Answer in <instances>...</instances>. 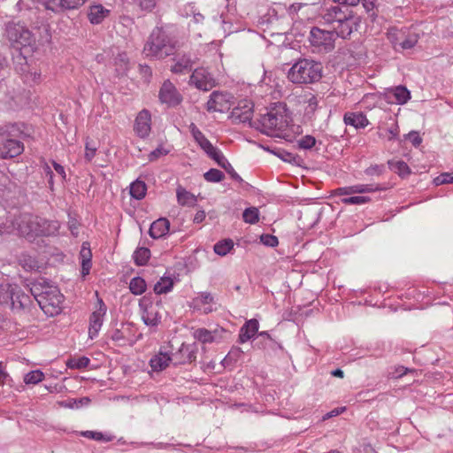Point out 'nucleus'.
<instances>
[{
	"instance_id": "64",
	"label": "nucleus",
	"mask_w": 453,
	"mask_h": 453,
	"mask_svg": "<svg viewBox=\"0 0 453 453\" xmlns=\"http://www.w3.org/2000/svg\"><path fill=\"white\" fill-rule=\"evenodd\" d=\"M344 411H345L344 407L335 408V409L332 410L331 411L327 412L326 414H325V416L323 417V419L326 420L330 418L336 417V416L340 415L341 413H342Z\"/></svg>"
},
{
	"instance_id": "48",
	"label": "nucleus",
	"mask_w": 453,
	"mask_h": 453,
	"mask_svg": "<svg viewBox=\"0 0 453 453\" xmlns=\"http://www.w3.org/2000/svg\"><path fill=\"white\" fill-rule=\"evenodd\" d=\"M96 150H97V148L95 146L91 147L90 142L88 141V138L86 141V143H85L84 157H85L86 161L90 162L95 157Z\"/></svg>"
},
{
	"instance_id": "57",
	"label": "nucleus",
	"mask_w": 453,
	"mask_h": 453,
	"mask_svg": "<svg viewBox=\"0 0 453 453\" xmlns=\"http://www.w3.org/2000/svg\"><path fill=\"white\" fill-rule=\"evenodd\" d=\"M167 150H165V149H163L162 147H159V148H157L156 150H154L153 151H151L149 155V160L150 161H154L156 159H157L158 157L164 156V155H166L167 154Z\"/></svg>"
},
{
	"instance_id": "51",
	"label": "nucleus",
	"mask_w": 453,
	"mask_h": 453,
	"mask_svg": "<svg viewBox=\"0 0 453 453\" xmlns=\"http://www.w3.org/2000/svg\"><path fill=\"white\" fill-rule=\"evenodd\" d=\"M384 171H385V167L383 165H371L370 167L366 168L365 170V173L366 175H369V176H372V175L380 176L384 173Z\"/></svg>"
},
{
	"instance_id": "61",
	"label": "nucleus",
	"mask_w": 453,
	"mask_h": 453,
	"mask_svg": "<svg viewBox=\"0 0 453 453\" xmlns=\"http://www.w3.org/2000/svg\"><path fill=\"white\" fill-rule=\"evenodd\" d=\"M242 351L237 348L235 349L231 350L228 355L224 358L223 363H227L228 360H232L233 357L234 359L238 358L242 355Z\"/></svg>"
},
{
	"instance_id": "29",
	"label": "nucleus",
	"mask_w": 453,
	"mask_h": 453,
	"mask_svg": "<svg viewBox=\"0 0 453 453\" xmlns=\"http://www.w3.org/2000/svg\"><path fill=\"white\" fill-rule=\"evenodd\" d=\"M189 131L195 139V141L199 144V146L206 152L209 150H211L213 146L211 142L203 135V134L199 130V128L194 124L191 123L189 126Z\"/></svg>"
},
{
	"instance_id": "44",
	"label": "nucleus",
	"mask_w": 453,
	"mask_h": 453,
	"mask_svg": "<svg viewBox=\"0 0 453 453\" xmlns=\"http://www.w3.org/2000/svg\"><path fill=\"white\" fill-rule=\"evenodd\" d=\"M387 35L389 42L394 45V48L397 50V47H399V42H401L403 39V33L402 31H398L395 28H391L388 30Z\"/></svg>"
},
{
	"instance_id": "1",
	"label": "nucleus",
	"mask_w": 453,
	"mask_h": 453,
	"mask_svg": "<svg viewBox=\"0 0 453 453\" xmlns=\"http://www.w3.org/2000/svg\"><path fill=\"white\" fill-rule=\"evenodd\" d=\"M320 21L329 25L331 30L314 27L310 31L309 41L318 52H329L334 48L337 37L348 38L358 26L353 11L338 5H324L319 12Z\"/></svg>"
},
{
	"instance_id": "23",
	"label": "nucleus",
	"mask_w": 453,
	"mask_h": 453,
	"mask_svg": "<svg viewBox=\"0 0 453 453\" xmlns=\"http://www.w3.org/2000/svg\"><path fill=\"white\" fill-rule=\"evenodd\" d=\"M111 11L102 4H91L88 12V19L93 25L101 24L109 17Z\"/></svg>"
},
{
	"instance_id": "55",
	"label": "nucleus",
	"mask_w": 453,
	"mask_h": 453,
	"mask_svg": "<svg viewBox=\"0 0 453 453\" xmlns=\"http://www.w3.org/2000/svg\"><path fill=\"white\" fill-rule=\"evenodd\" d=\"M408 139L414 147H418L422 142V138L416 131H411L408 134Z\"/></svg>"
},
{
	"instance_id": "25",
	"label": "nucleus",
	"mask_w": 453,
	"mask_h": 453,
	"mask_svg": "<svg viewBox=\"0 0 453 453\" xmlns=\"http://www.w3.org/2000/svg\"><path fill=\"white\" fill-rule=\"evenodd\" d=\"M259 323L256 319L247 320L241 327L239 333V342L244 343L250 341L257 333Z\"/></svg>"
},
{
	"instance_id": "24",
	"label": "nucleus",
	"mask_w": 453,
	"mask_h": 453,
	"mask_svg": "<svg viewBox=\"0 0 453 453\" xmlns=\"http://www.w3.org/2000/svg\"><path fill=\"white\" fill-rule=\"evenodd\" d=\"M343 121L346 126H351L356 129L365 128L369 125V120L363 112H346Z\"/></svg>"
},
{
	"instance_id": "39",
	"label": "nucleus",
	"mask_w": 453,
	"mask_h": 453,
	"mask_svg": "<svg viewBox=\"0 0 453 453\" xmlns=\"http://www.w3.org/2000/svg\"><path fill=\"white\" fill-rule=\"evenodd\" d=\"M80 434L85 438L96 441H111L112 440L111 435L104 434L97 431H82L80 432Z\"/></svg>"
},
{
	"instance_id": "3",
	"label": "nucleus",
	"mask_w": 453,
	"mask_h": 453,
	"mask_svg": "<svg viewBox=\"0 0 453 453\" xmlns=\"http://www.w3.org/2000/svg\"><path fill=\"white\" fill-rule=\"evenodd\" d=\"M30 295L47 316L53 317L62 311L64 296L57 287L49 285L45 280L33 283Z\"/></svg>"
},
{
	"instance_id": "32",
	"label": "nucleus",
	"mask_w": 453,
	"mask_h": 453,
	"mask_svg": "<svg viewBox=\"0 0 453 453\" xmlns=\"http://www.w3.org/2000/svg\"><path fill=\"white\" fill-rule=\"evenodd\" d=\"M234 245L233 240L223 239L214 244L213 250L217 255L224 257L234 250Z\"/></svg>"
},
{
	"instance_id": "36",
	"label": "nucleus",
	"mask_w": 453,
	"mask_h": 453,
	"mask_svg": "<svg viewBox=\"0 0 453 453\" xmlns=\"http://www.w3.org/2000/svg\"><path fill=\"white\" fill-rule=\"evenodd\" d=\"M147 284L142 277H134L130 280L129 289L134 295H142L146 291Z\"/></svg>"
},
{
	"instance_id": "35",
	"label": "nucleus",
	"mask_w": 453,
	"mask_h": 453,
	"mask_svg": "<svg viewBox=\"0 0 453 453\" xmlns=\"http://www.w3.org/2000/svg\"><path fill=\"white\" fill-rule=\"evenodd\" d=\"M173 280L170 277H162L154 286V292L157 295L166 294L172 290Z\"/></svg>"
},
{
	"instance_id": "62",
	"label": "nucleus",
	"mask_w": 453,
	"mask_h": 453,
	"mask_svg": "<svg viewBox=\"0 0 453 453\" xmlns=\"http://www.w3.org/2000/svg\"><path fill=\"white\" fill-rule=\"evenodd\" d=\"M69 229L73 235H78L79 224L75 219H70L68 221Z\"/></svg>"
},
{
	"instance_id": "16",
	"label": "nucleus",
	"mask_w": 453,
	"mask_h": 453,
	"mask_svg": "<svg viewBox=\"0 0 453 453\" xmlns=\"http://www.w3.org/2000/svg\"><path fill=\"white\" fill-rule=\"evenodd\" d=\"M134 133L142 139L147 138L151 131V114L143 109L136 116L134 124Z\"/></svg>"
},
{
	"instance_id": "42",
	"label": "nucleus",
	"mask_w": 453,
	"mask_h": 453,
	"mask_svg": "<svg viewBox=\"0 0 453 453\" xmlns=\"http://www.w3.org/2000/svg\"><path fill=\"white\" fill-rule=\"evenodd\" d=\"M399 135V127L394 124L390 127L386 128L379 132V136L388 141L395 140Z\"/></svg>"
},
{
	"instance_id": "12",
	"label": "nucleus",
	"mask_w": 453,
	"mask_h": 453,
	"mask_svg": "<svg viewBox=\"0 0 453 453\" xmlns=\"http://www.w3.org/2000/svg\"><path fill=\"white\" fill-rule=\"evenodd\" d=\"M12 301L14 309H24L27 306L28 296L25 294L19 296L13 292L10 285H0V303H7Z\"/></svg>"
},
{
	"instance_id": "8",
	"label": "nucleus",
	"mask_w": 453,
	"mask_h": 453,
	"mask_svg": "<svg viewBox=\"0 0 453 453\" xmlns=\"http://www.w3.org/2000/svg\"><path fill=\"white\" fill-rule=\"evenodd\" d=\"M59 227L60 224L57 220H48L39 216L30 219V234L50 236L56 234Z\"/></svg>"
},
{
	"instance_id": "43",
	"label": "nucleus",
	"mask_w": 453,
	"mask_h": 453,
	"mask_svg": "<svg viewBox=\"0 0 453 453\" xmlns=\"http://www.w3.org/2000/svg\"><path fill=\"white\" fill-rule=\"evenodd\" d=\"M418 36L417 34H410L407 36H403L401 42H399V48L402 50L412 49L418 42Z\"/></svg>"
},
{
	"instance_id": "11",
	"label": "nucleus",
	"mask_w": 453,
	"mask_h": 453,
	"mask_svg": "<svg viewBox=\"0 0 453 453\" xmlns=\"http://www.w3.org/2000/svg\"><path fill=\"white\" fill-rule=\"evenodd\" d=\"M231 98L228 93L213 91L206 104V109L208 111L225 112L231 108Z\"/></svg>"
},
{
	"instance_id": "60",
	"label": "nucleus",
	"mask_w": 453,
	"mask_h": 453,
	"mask_svg": "<svg viewBox=\"0 0 453 453\" xmlns=\"http://www.w3.org/2000/svg\"><path fill=\"white\" fill-rule=\"evenodd\" d=\"M335 193L338 196H348V195L355 194L353 185L348 186V187L338 188L336 189Z\"/></svg>"
},
{
	"instance_id": "53",
	"label": "nucleus",
	"mask_w": 453,
	"mask_h": 453,
	"mask_svg": "<svg viewBox=\"0 0 453 453\" xmlns=\"http://www.w3.org/2000/svg\"><path fill=\"white\" fill-rule=\"evenodd\" d=\"M334 5H338L342 7V9L347 8L348 10H350L349 7L351 6H357L360 0H333Z\"/></svg>"
},
{
	"instance_id": "22",
	"label": "nucleus",
	"mask_w": 453,
	"mask_h": 453,
	"mask_svg": "<svg viewBox=\"0 0 453 453\" xmlns=\"http://www.w3.org/2000/svg\"><path fill=\"white\" fill-rule=\"evenodd\" d=\"M386 97L390 102L404 104L411 99V92L406 87L400 85L388 88L386 92Z\"/></svg>"
},
{
	"instance_id": "59",
	"label": "nucleus",
	"mask_w": 453,
	"mask_h": 453,
	"mask_svg": "<svg viewBox=\"0 0 453 453\" xmlns=\"http://www.w3.org/2000/svg\"><path fill=\"white\" fill-rule=\"evenodd\" d=\"M52 165L54 167V170L57 172V173L61 176L62 180L65 181L66 180V173H65V167L55 161H52Z\"/></svg>"
},
{
	"instance_id": "56",
	"label": "nucleus",
	"mask_w": 453,
	"mask_h": 453,
	"mask_svg": "<svg viewBox=\"0 0 453 453\" xmlns=\"http://www.w3.org/2000/svg\"><path fill=\"white\" fill-rule=\"evenodd\" d=\"M139 6L145 11H151L155 6L157 0H136Z\"/></svg>"
},
{
	"instance_id": "63",
	"label": "nucleus",
	"mask_w": 453,
	"mask_h": 453,
	"mask_svg": "<svg viewBox=\"0 0 453 453\" xmlns=\"http://www.w3.org/2000/svg\"><path fill=\"white\" fill-rule=\"evenodd\" d=\"M140 73L146 79L149 80L151 77L152 72L150 66L140 65H139Z\"/></svg>"
},
{
	"instance_id": "28",
	"label": "nucleus",
	"mask_w": 453,
	"mask_h": 453,
	"mask_svg": "<svg viewBox=\"0 0 453 453\" xmlns=\"http://www.w3.org/2000/svg\"><path fill=\"white\" fill-rule=\"evenodd\" d=\"M117 76H124L129 70V59L126 52H120L114 58L113 62Z\"/></svg>"
},
{
	"instance_id": "34",
	"label": "nucleus",
	"mask_w": 453,
	"mask_h": 453,
	"mask_svg": "<svg viewBox=\"0 0 453 453\" xmlns=\"http://www.w3.org/2000/svg\"><path fill=\"white\" fill-rule=\"evenodd\" d=\"M146 184L142 180H136L130 185V195L137 200L142 199L146 195Z\"/></svg>"
},
{
	"instance_id": "49",
	"label": "nucleus",
	"mask_w": 453,
	"mask_h": 453,
	"mask_svg": "<svg viewBox=\"0 0 453 453\" xmlns=\"http://www.w3.org/2000/svg\"><path fill=\"white\" fill-rule=\"evenodd\" d=\"M434 182L436 186L442 185V184L453 183L452 173H441V175L437 176L434 180Z\"/></svg>"
},
{
	"instance_id": "54",
	"label": "nucleus",
	"mask_w": 453,
	"mask_h": 453,
	"mask_svg": "<svg viewBox=\"0 0 453 453\" xmlns=\"http://www.w3.org/2000/svg\"><path fill=\"white\" fill-rule=\"evenodd\" d=\"M44 373L41 370L30 371V384H37L43 380Z\"/></svg>"
},
{
	"instance_id": "14",
	"label": "nucleus",
	"mask_w": 453,
	"mask_h": 453,
	"mask_svg": "<svg viewBox=\"0 0 453 453\" xmlns=\"http://www.w3.org/2000/svg\"><path fill=\"white\" fill-rule=\"evenodd\" d=\"M158 96L160 102L168 106L178 105L182 99L175 86L169 80L165 81L162 84Z\"/></svg>"
},
{
	"instance_id": "50",
	"label": "nucleus",
	"mask_w": 453,
	"mask_h": 453,
	"mask_svg": "<svg viewBox=\"0 0 453 453\" xmlns=\"http://www.w3.org/2000/svg\"><path fill=\"white\" fill-rule=\"evenodd\" d=\"M260 241L263 244L268 247H276L279 243L278 238L272 234H262Z\"/></svg>"
},
{
	"instance_id": "18",
	"label": "nucleus",
	"mask_w": 453,
	"mask_h": 453,
	"mask_svg": "<svg viewBox=\"0 0 453 453\" xmlns=\"http://www.w3.org/2000/svg\"><path fill=\"white\" fill-rule=\"evenodd\" d=\"M24 150L23 144L16 140L8 137H0V157H14L19 155Z\"/></svg>"
},
{
	"instance_id": "52",
	"label": "nucleus",
	"mask_w": 453,
	"mask_h": 453,
	"mask_svg": "<svg viewBox=\"0 0 453 453\" xmlns=\"http://www.w3.org/2000/svg\"><path fill=\"white\" fill-rule=\"evenodd\" d=\"M42 171H43L42 173L45 174L46 177H48V182H49L50 190H53V188H54L53 176L54 175H53V172H52L50 166L46 162H43Z\"/></svg>"
},
{
	"instance_id": "46",
	"label": "nucleus",
	"mask_w": 453,
	"mask_h": 453,
	"mask_svg": "<svg viewBox=\"0 0 453 453\" xmlns=\"http://www.w3.org/2000/svg\"><path fill=\"white\" fill-rule=\"evenodd\" d=\"M370 201L371 198L365 196H349L342 200L344 204H365Z\"/></svg>"
},
{
	"instance_id": "26",
	"label": "nucleus",
	"mask_w": 453,
	"mask_h": 453,
	"mask_svg": "<svg viewBox=\"0 0 453 453\" xmlns=\"http://www.w3.org/2000/svg\"><path fill=\"white\" fill-rule=\"evenodd\" d=\"M169 228V220L165 218H160L151 224L149 234L153 239L162 238L168 234Z\"/></svg>"
},
{
	"instance_id": "38",
	"label": "nucleus",
	"mask_w": 453,
	"mask_h": 453,
	"mask_svg": "<svg viewBox=\"0 0 453 453\" xmlns=\"http://www.w3.org/2000/svg\"><path fill=\"white\" fill-rule=\"evenodd\" d=\"M133 257L137 265H144L150 257V250L148 248H138Z\"/></svg>"
},
{
	"instance_id": "20",
	"label": "nucleus",
	"mask_w": 453,
	"mask_h": 453,
	"mask_svg": "<svg viewBox=\"0 0 453 453\" xmlns=\"http://www.w3.org/2000/svg\"><path fill=\"white\" fill-rule=\"evenodd\" d=\"M226 331L222 327H217L211 331L206 328H197L194 331L193 336L203 343L218 342L224 337Z\"/></svg>"
},
{
	"instance_id": "33",
	"label": "nucleus",
	"mask_w": 453,
	"mask_h": 453,
	"mask_svg": "<svg viewBox=\"0 0 453 453\" xmlns=\"http://www.w3.org/2000/svg\"><path fill=\"white\" fill-rule=\"evenodd\" d=\"M388 164L390 170L393 171L394 173H397L402 178L407 177L411 173V169H410L409 165L404 161L389 160L388 162Z\"/></svg>"
},
{
	"instance_id": "21",
	"label": "nucleus",
	"mask_w": 453,
	"mask_h": 453,
	"mask_svg": "<svg viewBox=\"0 0 453 453\" xmlns=\"http://www.w3.org/2000/svg\"><path fill=\"white\" fill-rule=\"evenodd\" d=\"M174 64L171 66V72L177 74H182L191 70L194 64L190 54H177L173 58Z\"/></svg>"
},
{
	"instance_id": "45",
	"label": "nucleus",
	"mask_w": 453,
	"mask_h": 453,
	"mask_svg": "<svg viewBox=\"0 0 453 453\" xmlns=\"http://www.w3.org/2000/svg\"><path fill=\"white\" fill-rule=\"evenodd\" d=\"M203 177L209 182H219L224 179L225 175L221 171L212 168L206 172Z\"/></svg>"
},
{
	"instance_id": "47",
	"label": "nucleus",
	"mask_w": 453,
	"mask_h": 453,
	"mask_svg": "<svg viewBox=\"0 0 453 453\" xmlns=\"http://www.w3.org/2000/svg\"><path fill=\"white\" fill-rule=\"evenodd\" d=\"M316 144V139L312 135H305L297 141V145L300 149L309 150Z\"/></svg>"
},
{
	"instance_id": "31",
	"label": "nucleus",
	"mask_w": 453,
	"mask_h": 453,
	"mask_svg": "<svg viewBox=\"0 0 453 453\" xmlns=\"http://www.w3.org/2000/svg\"><path fill=\"white\" fill-rule=\"evenodd\" d=\"M304 117L308 119H311L316 110L318 109L319 101L316 96L309 94L305 96L304 99Z\"/></svg>"
},
{
	"instance_id": "15",
	"label": "nucleus",
	"mask_w": 453,
	"mask_h": 453,
	"mask_svg": "<svg viewBox=\"0 0 453 453\" xmlns=\"http://www.w3.org/2000/svg\"><path fill=\"white\" fill-rule=\"evenodd\" d=\"M107 311V307L102 299H98V308L94 311L89 317L88 335L94 339L103 326L104 319Z\"/></svg>"
},
{
	"instance_id": "17",
	"label": "nucleus",
	"mask_w": 453,
	"mask_h": 453,
	"mask_svg": "<svg viewBox=\"0 0 453 453\" xmlns=\"http://www.w3.org/2000/svg\"><path fill=\"white\" fill-rule=\"evenodd\" d=\"M170 349H173V344L163 346L158 353L151 357L150 365L153 371L161 372L168 367L171 363L173 364Z\"/></svg>"
},
{
	"instance_id": "37",
	"label": "nucleus",
	"mask_w": 453,
	"mask_h": 453,
	"mask_svg": "<svg viewBox=\"0 0 453 453\" xmlns=\"http://www.w3.org/2000/svg\"><path fill=\"white\" fill-rule=\"evenodd\" d=\"M355 194L373 193L385 190L386 188L380 184H355L353 185Z\"/></svg>"
},
{
	"instance_id": "27",
	"label": "nucleus",
	"mask_w": 453,
	"mask_h": 453,
	"mask_svg": "<svg viewBox=\"0 0 453 453\" xmlns=\"http://www.w3.org/2000/svg\"><path fill=\"white\" fill-rule=\"evenodd\" d=\"M91 250L88 242H84L81 246L80 252V258L81 263V274L86 276L89 273L91 268Z\"/></svg>"
},
{
	"instance_id": "10",
	"label": "nucleus",
	"mask_w": 453,
	"mask_h": 453,
	"mask_svg": "<svg viewBox=\"0 0 453 453\" xmlns=\"http://www.w3.org/2000/svg\"><path fill=\"white\" fill-rule=\"evenodd\" d=\"M189 82L196 88L203 91L211 90L216 84L212 74L203 67L194 70L190 76Z\"/></svg>"
},
{
	"instance_id": "5",
	"label": "nucleus",
	"mask_w": 453,
	"mask_h": 453,
	"mask_svg": "<svg viewBox=\"0 0 453 453\" xmlns=\"http://www.w3.org/2000/svg\"><path fill=\"white\" fill-rule=\"evenodd\" d=\"M7 35L12 44L16 69L24 73L27 65L28 30L19 24H13L8 26Z\"/></svg>"
},
{
	"instance_id": "13",
	"label": "nucleus",
	"mask_w": 453,
	"mask_h": 453,
	"mask_svg": "<svg viewBox=\"0 0 453 453\" xmlns=\"http://www.w3.org/2000/svg\"><path fill=\"white\" fill-rule=\"evenodd\" d=\"M173 349H170L172 355L173 365L177 366L185 364H190L196 358V349L192 345L181 343L179 349L173 352Z\"/></svg>"
},
{
	"instance_id": "19",
	"label": "nucleus",
	"mask_w": 453,
	"mask_h": 453,
	"mask_svg": "<svg viewBox=\"0 0 453 453\" xmlns=\"http://www.w3.org/2000/svg\"><path fill=\"white\" fill-rule=\"evenodd\" d=\"M253 117V105L250 102H241L231 112L230 119L234 123H250Z\"/></svg>"
},
{
	"instance_id": "40",
	"label": "nucleus",
	"mask_w": 453,
	"mask_h": 453,
	"mask_svg": "<svg viewBox=\"0 0 453 453\" xmlns=\"http://www.w3.org/2000/svg\"><path fill=\"white\" fill-rule=\"evenodd\" d=\"M243 220L249 224H256L259 220V211L256 207H250L242 213Z\"/></svg>"
},
{
	"instance_id": "58",
	"label": "nucleus",
	"mask_w": 453,
	"mask_h": 453,
	"mask_svg": "<svg viewBox=\"0 0 453 453\" xmlns=\"http://www.w3.org/2000/svg\"><path fill=\"white\" fill-rule=\"evenodd\" d=\"M211 158L215 160H219V157L223 156V153L216 147L212 146L211 150H209L205 152Z\"/></svg>"
},
{
	"instance_id": "30",
	"label": "nucleus",
	"mask_w": 453,
	"mask_h": 453,
	"mask_svg": "<svg viewBox=\"0 0 453 453\" xmlns=\"http://www.w3.org/2000/svg\"><path fill=\"white\" fill-rule=\"evenodd\" d=\"M178 203L181 206H194L196 203V197L182 187L176 189Z\"/></svg>"
},
{
	"instance_id": "4",
	"label": "nucleus",
	"mask_w": 453,
	"mask_h": 453,
	"mask_svg": "<svg viewBox=\"0 0 453 453\" xmlns=\"http://www.w3.org/2000/svg\"><path fill=\"white\" fill-rule=\"evenodd\" d=\"M176 48V39L163 28L156 27L144 45L143 53L148 58L163 59L173 55Z\"/></svg>"
},
{
	"instance_id": "9",
	"label": "nucleus",
	"mask_w": 453,
	"mask_h": 453,
	"mask_svg": "<svg viewBox=\"0 0 453 453\" xmlns=\"http://www.w3.org/2000/svg\"><path fill=\"white\" fill-rule=\"evenodd\" d=\"M42 4L47 10L55 13L64 12L65 11L77 10L88 0H36Z\"/></svg>"
},
{
	"instance_id": "41",
	"label": "nucleus",
	"mask_w": 453,
	"mask_h": 453,
	"mask_svg": "<svg viewBox=\"0 0 453 453\" xmlns=\"http://www.w3.org/2000/svg\"><path fill=\"white\" fill-rule=\"evenodd\" d=\"M90 363L87 357H72L67 361V366L72 369H83L86 368Z\"/></svg>"
},
{
	"instance_id": "7",
	"label": "nucleus",
	"mask_w": 453,
	"mask_h": 453,
	"mask_svg": "<svg viewBox=\"0 0 453 453\" xmlns=\"http://www.w3.org/2000/svg\"><path fill=\"white\" fill-rule=\"evenodd\" d=\"M139 306L142 311V319L148 326H157L161 321V302L152 303L147 296L141 299Z\"/></svg>"
},
{
	"instance_id": "6",
	"label": "nucleus",
	"mask_w": 453,
	"mask_h": 453,
	"mask_svg": "<svg viewBox=\"0 0 453 453\" xmlns=\"http://www.w3.org/2000/svg\"><path fill=\"white\" fill-rule=\"evenodd\" d=\"M321 77V65L309 59L297 61L288 72V79L295 84L313 83L319 81Z\"/></svg>"
},
{
	"instance_id": "2",
	"label": "nucleus",
	"mask_w": 453,
	"mask_h": 453,
	"mask_svg": "<svg viewBox=\"0 0 453 453\" xmlns=\"http://www.w3.org/2000/svg\"><path fill=\"white\" fill-rule=\"evenodd\" d=\"M292 116L287 104L282 102L271 105L258 119L262 133L269 136L287 138L290 136Z\"/></svg>"
}]
</instances>
